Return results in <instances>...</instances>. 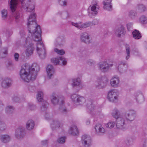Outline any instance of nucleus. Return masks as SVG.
I'll return each mask as SVG.
<instances>
[{"instance_id":"f3484780","label":"nucleus","mask_w":147,"mask_h":147,"mask_svg":"<svg viewBox=\"0 0 147 147\" xmlns=\"http://www.w3.org/2000/svg\"><path fill=\"white\" fill-rule=\"evenodd\" d=\"M115 34L119 37H120L121 35H124L126 33L124 27L122 26L115 28Z\"/></svg>"},{"instance_id":"4d7b16f0","label":"nucleus","mask_w":147,"mask_h":147,"mask_svg":"<svg viewBox=\"0 0 147 147\" xmlns=\"http://www.w3.org/2000/svg\"><path fill=\"white\" fill-rule=\"evenodd\" d=\"M41 144L42 146L45 147H47L48 146L47 141L45 140L42 141Z\"/></svg>"},{"instance_id":"603ef678","label":"nucleus","mask_w":147,"mask_h":147,"mask_svg":"<svg viewBox=\"0 0 147 147\" xmlns=\"http://www.w3.org/2000/svg\"><path fill=\"white\" fill-rule=\"evenodd\" d=\"M81 22H79L78 23H75L74 22H72L71 23V25L73 26H75L77 28L79 29L80 30H81V26H80L79 25V24H80Z\"/></svg>"},{"instance_id":"a211bd4d","label":"nucleus","mask_w":147,"mask_h":147,"mask_svg":"<svg viewBox=\"0 0 147 147\" xmlns=\"http://www.w3.org/2000/svg\"><path fill=\"white\" fill-rule=\"evenodd\" d=\"M80 39L81 41L86 44L90 42L89 35L86 32H84L80 35Z\"/></svg>"},{"instance_id":"69168bd1","label":"nucleus","mask_w":147,"mask_h":147,"mask_svg":"<svg viewBox=\"0 0 147 147\" xmlns=\"http://www.w3.org/2000/svg\"><path fill=\"white\" fill-rule=\"evenodd\" d=\"M5 57V54H3L1 51L0 52V58H4Z\"/></svg>"},{"instance_id":"6ab92c4d","label":"nucleus","mask_w":147,"mask_h":147,"mask_svg":"<svg viewBox=\"0 0 147 147\" xmlns=\"http://www.w3.org/2000/svg\"><path fill=\"white\" fill-rule=\"evenodd\" d=\"M95 129L96 131V134L98 135L102 134L105 131L104 128L99 123L96 124Z\"/></svg>"},{"instance_id":"6e6552de","label":"nucleus","mask_w":147,"mask_h":147,"mask_svg":"<svg viewBox=\"0 0 147 147\" xmlns=\"http://www.w3.org/2000/svg\"><path fill=\"white\" fill-rule=\"evenodd\" d=\"M108 79L106 77L102 76L99 78L96 84V87L98 89L105 88L107 85Z\"/></svg>"},{"instance_id":"5701e85b","label":"nucleus","mask_w":147,"mask_h":147,"mask_svg":"<svg viewBox=\"0 0 147 147\" xmlns=\"http://www.w3.org/2000/svg\"><path fill=\"white\" fill-rule=\"evenodd\" d=\"M78 54L80 57H85L88 55V52L85 48L82 47L78 49Z\"/></svg>"},{"instance_id":"f03ea898","label":"nucleus","mask_w":147,"mask_h":147,"mask_svg":"<svg viewBox=\"0 0 147 147\" xmlns=\"http://www.w3.org/2000/svg\"><path fill=\"white\" fill-rule=\"evenodd\" d=\"M40 67L36 63H34L30 66L27 64L22 66L20 72V75L22 80L27 82L35 80L37 72L40 70Z\"/></svg>"},{"instance_id":"2eb2a0df","label":"nucleus","mask_w":147,"mask_h":147,"mask_svg":"<svg viewBox=\"0 0 147 147\" xmlns=\"http://www.w3.org/2000/svg\"><path fill=\"white\" fill-rule=\"evenodd\" d=\"M61 61L63 65H65L67 63V61L65 59L62 57H56L51 59L52 63L55 65L59 64Z\"/></svg>"},{"instance_id":"aec40b11","label":"nucleus","mask_w":147,"mask_h":147,"mask_svg":"<svg viewBox=\"0 0 147 147\" xmlns=\"http://www.w3.org/2000/svg\"><path fill=\"white\" fill-rule=\"evenodd\" d=\"M64 42V37L62 36H59L55 39V44L56 47H61L63 46Z\"/></svg>"},{"instance_id":"0eeeda50","label":"nucleus","mask_w":147,"mask_h":147,"mask_svg":"<svg viewBox=\"0 0 147 147\" xmlns=\"http://www.w3.org/2000/svg\"><path fill=\"white\" fill-rule=\"evenodd\" d=\"M113 65V64H109L105 61L100 62L98 64L99 70L101 72L104 73L108 72L110 69L111 67Z\"/></svg>"},{"instance_id":"9d476101","label":"nucleus","mask_w":147,"mask_h":147,"mask_svg":"<svg viewBox=\"0 0 147 147\" xmlns=\"http://www.w3.org/2000/svg\"><path fill=\"white\" fill-rule=\"evenodd\" d=\"M136 112L132 109H129L125 114L126 120L131 121L134 120L136 117Z\"/></svg>"},{"instance_id":"f704fd0d","label":"nucleus","mask_w":147,"mask_h":147,"mask_svg":"<svg viewBox=\"0 0 147 147\" xmlns=\"http://www.w3.org/2000/svg\"><path fill=\"white\" fill-rule=\"evenodd\" d=\"M87 106L91 111H92L95 107V106L93 104V101L92 100L89 101L88 102Z\"/></svg>"},{"instance_id":"c9c22d12","label":"nucleus","mask_w":147,"mask_h":147,"mask_svg":"<svg viewBox=\"0 0 147 147\" xmlns=\"http://www.w3.org/2000/svg\"><path fill=\"white\" fill-rule=\"evenodd\" d=\"M81 81L80 79L79 78L73 79V86H79L81 83Z\"/></svg>"},{"instance_id":"680f3d73","label":"nucleus","mask_w":147,"mask_h":147,"mask_svg":"<svg viewBox=\"0 0 147 147\" xmlns=\"http://www.w3.org/2000/svg\"><path fill=\"white\" fill-rule=\"evenodd\" d=\"M35 89V87L34 86H29L28 87L29 90L31 91H34Z\"/></svg>"},{"instance_id":"5fc2aeb1","label":"nucleus","mask_w":147,"mask_h":147,"mask_svg":"<svg viewBox=\"0 0 147 147\" xmlns=\"http://www.w3.org/2000/svg\"><path fill=\"white\" fill-rule=\"evenodd\" d=\"M1 52L3 54H5V56L6 57V55H7L8 53V49L7 47H4L2 49L1 51Z\"/></svg>"},{"instance_id":"ddd939ff","label":"nucleus","mask_w":147,"mask_h":147,"mask_svg":"<svg viewBox=\"0 0 147 147\" xmlns=\"http://www.w3.org/2000/svg\"><path fill=\"white\" fill-rule=\"evenodd\" d=\"M25 129L22 127H19L16 129L15 135L18 139L22 138L25 136Z\"/></svg>"},{"instance_id":"423d86ee","label":"nucleus","mask_w":147,"mask_h":147,"mask_svg":"<svg viewBox=\"0 0 147 147\" xmlns=\"http://www.w3.org/2000/svg\"><path fill=\"white\" fill-rule=\"evenodd\" d=\"M32 39L29 36L26 39V43L28 45L25 52L26 55L28 57L32 54L34 49V45L32 43Z\"/></svg>"},{"instance_id":"052dcab7","label":"nucleus","mask_w":147,"mask_h":147,"mask_svg":"<svg viewBox=\"0 0 147 147\" xmlns=\"http://www.w3.org/2000/svg\"><path fill=\"white\" fill-rule=\"evenodd\" d=\"M45 116L46 119L49 120L50 119V117L49 116V114L47 113H45Z\"/></svg>"},{"instance_id":"49530a36","label":"nucleus","mask_w":147,"mask_h":147,"mask_svg":"<svg viewBox=\"0 0 147 147\" xmlns=\"http://www.w3.org/2000/svg\"><path fill=\"white\" fill-rule=\"evenodd\" d=\"M133 23L130 22L126 24V26L127 30L128 31H130L132 29Z\"/></svg>"},{"instance_id":"9b49d317","label":"nucleus","mask_w":147,"mask_h":147,"mask_svg":"<svg viewBox=\"0 0 147 147\" xmlns=\"http://www.w3.org/2000/svg\"><path fill=\"white\" fill-rule=\"evenodd\" d=\"M71 98L73 102L78 105H82L85 101V98L83 96L76 94H74L71 96Z\"/></svg>"},{"instance_id":"a878e982","label":"nucleus","mask_w":147,"mask_h":147,"mask_svg":"<svg viewBox=\"0 0 147 147\" xmlns=\"http://www.w3.org/2000/svg\"><path fill=\"white\" fill-rule=\"evenodd\" d=\"M69 133L73 136H77L79 134V131L77 126L75 125L71 126L69 130Z\"/></svg>"},{"instance_id":"1a4fd4ad","label":"nucleus","mask_w":147,"mask_h":147,"mask_svg":"<svg viewBox=\"0 0 147 147\" xmlns=\"http://www.w3.org/2000/svg\"><path fill=\"white\" fill-rule=\"evenodd\" d=\"M98 1L96 0H94L92 6L91 7V11L88 12V15L90 18L97 14V11L99 9V7L97 4Z\"/></svg>"},{"instance_id":"72a5a7b5","label":"nucleus","mask_w":147,"mask_h":147,"mask_svg":"<svg viewBox=\"0 0 147 147\" xmlns=\"http://www.w3.org/2000/svg\"><path fill=\"white\" fill-rule=\"evenodd\" d=\"M128 16L132 19H134L137 16V12L135 10H131L129 11Z\"/></svg>"},{"instance_id":"09e8293b","label":"nucleus","mask_w":147,"mask_h":147,"mask_svg":"<svg viewBox=\"0 0 147 147\" xmlns=\"http://www.w3.org/2000/svg\"><path fill=\"white\" fill-rule=\"evenodd\" d=\"M54 51L58 54L61 55H63L65 53V51L63 50H59L57 48H55Z\"/></svg>"},{"instance_id":"bb28decb","label":"nucleus","mask_w":147,"mask_h":147,"mask_svg":"<svg viewBox=\"0 0 147 147\" xmlns=\"http://www.w3.org/2000/svg\"><path fill=\"white\" fill-rule=\"evenodd\" d=\"M11 137L7 134L1 135L0 136V140L3 143H7L10 140Z\"/></svg>"},{"instance_id":"393cba45","label":"nucleus","mask_w":147,"mask_h":147,"mask_svg":"<svg viewBox=\"0 0 147 147\" xmlns=\"http://www.w3.org/2000/svg\"><path fill=\"white\" fill-rule=\"evenodd\" d=\"M127 67L126 62H120L118 64V69L119 72L121 73L125 71Z\"/></svg>"},{"instance_id":"2f4dec72","label":"nucleus","mask_w":147,"mask_h":147,"mask_svg":"<svg viewBox=\"0 0 147 147\" xmlns=\"http://www.w3.org/2000/svg\"><path fill=\"white\" fill-rule=\"evenodd\" d=\"M112 116L116 119L120 118V112L116 108H115L113 110L112 113Z\"/></svg>"},{"instance_id":"6e6d98bb","label":"nucleus","mask_w":147,"mask_h":147,"mask_svg":"<svg viewBox=\"0 0 147 147\" xmlns=\"http://www.w3.org/2000/svg\"><path fill=\"white\" fill-rule=\"evenodd\" d=\"M91 23L92 24V26L97 25L98 23V21L97 19H95L93 20L92 22H91Z\"/></svg>"},{"instance_id":"a18cd8bd","label":"nucleus","mask_w":147,"mask_h":147,"mask_svg":"<svg viewBox=\"0 0 147 147\" xmlns=\"http://www.w3.org/2000/svg\"><path fill=\"white\" fill-rule=\"evenodd\" d=\"M2 16L3 19L6 18L7 16V10L3 9L1 11Z\"/></svg>"},{"instance_id":"7c9ffc66","label":"nucleus","mask_w":147,"mask_h":147,"mask_svg":"<svg viewBox=\"0 0 147 147\" xmlns=\"http://www.w3.org/2000/svg\"><path fill=\"white\" fill-rule=\"evenodd\" d=\"M125 53L127 54V56L126 57V59L128 60L130 57V52L131 51L129 45L127 44H125Z\"/></svg>"},{"instance_id":"cd10ccee","label":"nucleus","mask_w":147,"mask_h":147,"mask_svg":"<svg viewBox=\"0 0 147 147\" xmlns=\"http://www.w3.org/2000/svg\"><path fill=\"white\" fill-rule=\"evenodd\" d=\"M35 125L34 121L32 119L28 120L26 123V128L29 130H32Z\"/></svg>"},{"instance_id":"c85d7f7f","label":"nucleus","mask_w":147,"mask_h":147,"mask_svg":"<svg viewBox=\"0 0 147 147\" xmlns=\"http://www.w3.org/2000/svg\"><path fill=\"white\" fill-rule=\"evenodd\" d=\"M51 127L53 131L55 130L56 128H59L60 126L59 122L57 120H53L51 124Z\"/></svg>"},{"instance_id":"58836bf2","label":"nucleus","mask_w":147,"mask_h":147,"mask_svg":"<svg viewBox=\"0 0 147 147\" xmlns=\"http://www.w3.org/2000/svg\"><path fill=\"white\" fill-rule=\"evenodd\" d=\"M6 125L5 123L3 121H0V131H3L6 129Z\"/></svg>"},{"instance_id":"39448f33","label":"nucleus","mask_w":147,"mask_h":147,"mask_svg":"<svg viewBox=\"0 0 147 147\" xmlns=\"http://www.w3.org/2000/svg\"><path fill=\"white\" fill-rule=\"evenodd\" d=\"M43 93L41 91H38L36 96V98L38 102H41L40 110L41 112H46L48 109L49 104L45 100H43Z\"/></svg>"},{"instance_id":"13d9d810","label":"nucleus","mask_w":147,"mask_h":147,"mask_svg":"<svg viewBox=\"0 0 147 147\" xmlns=\"http://www.w3.org/2000/svg\"><path fill=\"white\" fill-rule=\"evenodd\" d=\"M15 60L16 61H18L19 58V54L17 53H15L14 55Z\"/></svg>"},{"instance_id":"37998d69","label":"nucleus","mask_w":147,"mask_h":147,"mask_svg":"<svg viewBox=\"0 0 147 147\" xmlns=\"http://www.w3.org/2000/svg\"><path fill=\"white\" fill-rule=\"evenodd\" d=\"M115 123L114 122H110L106 125V126L109 128H113L115 125Z\"/></svg>"},{"instance_id":"c03bdc74","label":"nucleus","mask_w":147,"mask_h":147,"mask_svg":"<svg viewBox=\"0 0 147 147\" xmlns=\"http://www.w3.org/2000/svg\"><path fill=\"white\" fill-rule=\"evenodd\" d=\"M103 8L104 9L108 10L111 11L112 10V5H108L104 4Z\"/></svg>"},{"instance_id":"774afa93","label":"nucleus","mask_w":147,"mask_h":147,"mask_svg":"<svg viewBox=\"0 0 147 147\" xmlns=\"http://www.w3.org/2000/svg\"><path fill=\"white\" fill-rule=\"evenodd\" d=\"M131 142V140H130V139H127L126 140V142H125L126 144H129V142Z\"/></svg>"},{"instance_id":"7ed1b4c3","label":"nucleus","mask_w":147,"mask_h":147,"mask_svg":"<svg viewBox=\"0 0 147 147\" xmlns=\"http://www.w3.org/2000/svg\"><path fill=\"white\" fill-rule=\"evenodd\" d=\"M20 3H21L22 7L26 11L33 12L34 11V6L31 3V0H11L10 8L12 16L15 18L16 22L20 17L19 12L16 10L18 4Z\"/></svg>"},{"instance_id":"473e14b6","label":"nucleus","mask_w":147,"mask_h":147,"mask_svg":"<svg viewBox=\"0 0 147 147\" xmlns=\"http://www.w3.org/2000/svg\"><path fill=\"white\" fill-rule=\"evenodd\" d=\"M142 141L143 142V146L146 147L147 144V134L144 132L142 134Z\"/></svg>"},{"instance_id":"4468645a","label":"nucleus","mask_w":147,"mask_h":147,"mask_svg":"<svg viewBox=\"0 0 147 147\" xmlns=\"http://www.w3.org/2000/svg\"><path fill=\"white\" fill-rule=\"evenodd\" d=\"M81 140L82 144L85 147H88L91 145V138L88 136L86 135L82 136Z\"/></svg>"},{"instance_id":"bf43d9fd","label":"nucleus","mask_w":147,"mask_h":147,"mask_svg":"<svg viewBox=\"0 0 147 147\" xmlns=\"http://www.w3.org/2000/svg\"><path fill=\"white\" fill-rule=\"evenodd\" d=\"M111 0H105L103 2V4L111 5Z\"/></svg>"},{"instance_id":"412c9836","label":"nucleus","mask_w":147,"mask_h":147,"mask_svg":"<svg viewBox=\"0 0 147 147\" xmlns=\"http://www.w3.org/2000/svg\"><path fill=\"white\" fill-rule=\"evenodd\" d=\"M119 82V77L117 76H115L112 78L110 82V84L112 86L117 87L118 86Z\"/></svg>"},{"instance_id":"de8ad7c7","label":"nucleus","mask_w":147,"mask_h":147,"mask_svg":"<svg viewBox=\"0 0 147 147\" xmlns=\"http://www.w3.org/2000/svg\"><path fill=\"white\" fill-rule=\"evenodd\" d=\"M28 108L31 110H33L36 108V106L32 103H28Z\"/></svg>"},{"instance_id":"3c124183","label":"nucleus","mask_w":147,"mask_h":147,"mask_svg":"<svg viewBox=\"0 0 147 147\" xmlns=\"http://www.w3.org/2000/svg\"><path fill=\"white\" fill-rule=\"evenodd\" d=\"M87 63L88 65L92 66L96 63L92 59H90L87 60L86 62Z\"/></svg>"},{"instance_id":"e433bc0d","label":"nucleus","mask_w":147,"mask_h":147,"mask_svg":"<svg viewBox=\"0 0 147 147\" xmlns=\"http://www.w3.org/2000/svg\"><path fill=\"white\" fill-rule=\"evenodd\" d=\"M14 111V109L12 106H9L5 108V112L7 114L12 113Z\"/></svg>"},{"instance_id":"79ce46f5","label":"nucleus","mask_w":147,"mask_h":147,"mask_svg":"<svg viewBox=\"0 0 147 147\" xmlns=\"http://www.w3.org/2000/svg\"><path fill=\"white\" fill-rule=\"evenodd\" d=\"M138 9L141 12L144 11L146 9L145 6L142 4L139 5H138Z\"/></svg>"},{"instance_id":"e2e57ef3","label":"nucleus","mask_w":147,"mask_h":147,"mask_svg":"<svg viewBox=\"0 0 147 147\" xmlns=\"http://www.w3.org/2000/svg\"><path fill=\"white\" fill-rule=\"evenodd\" d=\"M20 99L19 97L17 96H14L13 98V100L16 102L19 101Z\"/></svg>"},{"instance_id":"ea45409f","label":"nucleus","mask_w":147,"mask_h":147,"mask_svg":"<svg viewBox=\"0 0 147 147\" xmlns=\"http://www.w3.org/2000/svg\"><path fill=\"white\" fill-rule=\"evenodd\" d=\"M140 22L142 24L147 23V17L144 15L142 16L140 18Z\"/></svg>"},{"instance_id":"0e129e2a","label":"nucleus","mask_w":147,"mask_h":147,"mask_svg":"<svg viewBox=\"0 0 147 147\" xmlns=\"http://www.w3.org/2000/svg\"><path fill=\"white\" fill-rule=\"evenodd\" d=\"M20 33L21 37H23L25 35V32L23 30H21Z\"/></svg>"},{"instance_id":"4c0bfd02","label":"nucleus","mask_w":147,"mask_h":147,"mask_svg":"<svg viewBox=\"0 0 147 147\" xmlns=\"http://www.w3.org/2000/svg\"><path fill=\"white\" fill-rule=\"evenodd\" d=\"M92 26L91 22H87L82 24L81 25V30Z\"/></svg>"},{"instance_id":"b1692460","label":"nucleus","mask_w":147,"mask_h":147,"mask_svg":"<svg viewBox=\"0 0 147 147\" xmlns=\"http://www.w3.org/2000/svg\"><path fill=\"white\" fill-rule=\"evenodd\" d=\"M11 80L10 78H6L2 81L1 86L3 88H7L11 85Z\"/></svg>"},{"instance_id":"a19ab883","label":"nucleus","mask_w":147,"mask_h":147,"mask_svg":"<svg viewBox=\"0 0 147 147\" xmlns=\"http://www.w3.org/2000/svg\"><path fill=\"white\" fill-rule=\"evenodd\" d=\"M65 136L60 137L57 140V142L59 144H63L65 142Z\"/></svg>"},{"instance_id":"4be33fe9","label":"nucleus","mask_w":147,"mask_h":147,"mask_svg":"<svg viewBox=\"0 0 147 147\" xmlns=\"http://www.w3.org/2000/svg\"><path fill=\"white\" fill-rule=\"evenodd\" d=\"M55 69L53 65H49L47 67V76L49 79L52 78L53 74L54 73Z\"/></svg>"},{"instance_id":"338daca9","label":"nucleus","mask_w":147,"mask_h":147,"mask_svg":"<svg viewBox=\"0 0 147 147\" xmlns=\"http://www.w3.org/2000/svg\"><path fill=\"white\" fill-rule=\"evenodd\" d=\"M134 54L136 55H137L139 52V51L137 49H134Z\"/></svg>"},{"instance_id":"c756f323","label":"nucleus","mask_w":147,"mask_h":147,"mask_svg":"<svg viewBox=\"0 0 147 147\" xmlns=\"http://www.w3.org/2000/svg\"><path fill=\"white\" fill-rule=\"evenodd\" d=\"M133 36L136 39H139L142 37L139 31L135 30L132 33Z\"/></svg>"},{"instance_id":"dca6fc26","label":"nucleus","mask_w":147,"mask_h":147,"mask_svg":"<svg viewBox=\"0 0 147 147\" xmlns=\"http://www.w3.org/2000/svg\"><path fill=\"white\" fill-rule=\"evenodd\" d=\"M108 99L111 102H116L117 101L116 93L113 90L110 91L108 94Z\"/></svg>"},{"instance_id":"8fccbe9b","label":"nucleus","mask_w":147,"mask_h":147,"mask_svg":"<svg viewBox=\"0 0 147 147\" xmlns=\"http://www.w3.org/2000/svg\"><path fill=\"white\" fill-rule=\"evenodd\" d=\"M59 3L62 6L66 5L67 0H58Z\"/></svg>"},{"instance_id":"864d4df0","label":"nucleus","mask_w":147,"mask_h":147,"mask_svg":"<svg viewBox=\"0 0 147 147\" xmlns=\"http://www.w3.org/2000/svg\"><path fill=\"white\" fill-rule=\"evenodd\" d=\"M143 98V95L141 94H139L138 96H136V99L138 102H139Z\"/></svg>"},{"instance_id":"20e7f679","label":"nucleus","mask_w":147,"mask_h":147,"mask_svg":"<svg viewBox=\"0 0 147 147\" xmlns=\"http://www.w3.org/2000/svg\"><path fill=\"white\" fill-rule=\"evenodd\" d=\"M51 100L52 103L54 105L59 103V110L60 112L63 115L67 114V111L64 105V100L63 98H59L53 94L51 96Z\"/></svg>"},{"instance_id":"f257e3e1","label":"nucleus","mask_w":147,"mask_h":147,"mask_svg":"<svg viewBox=\"0 0 147 147\" xmlns=\"http://www.w3.org/2000/svg\"><path fill=\"white\" fill-rule=\"evenodd\" d=\"M36 13L31 14L29 16L28 19L27 26L28 31L30 33H31L32 37L34 40L38 42L36 44V51L39 57L41 59H44L46 57V50L41 40V31L40 26L39 25L36 27L34 26V30L31 28V25H32L33 22L35 24L36 22Z\"/></svg>"},{"instance_id":"f8f14e48","label":"nucleus","mask_w":147,"mask_h":147,"mask_svg":"<svg viewBox=\"0 0 147 147\" xmlns=\"http://www.w3.org/2000/svg\"><path fill=\"white\" fill-rule=\"evenodd\" d=\"M116 122V126L117 128L123 130L126 129L127 127L123 118L121 117L118 118Z\"/></svg>"}]
</instances>
